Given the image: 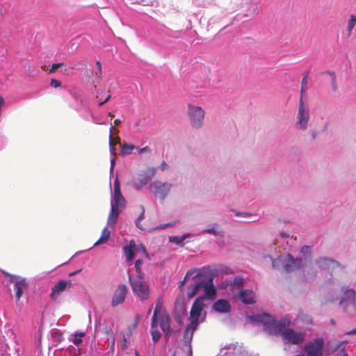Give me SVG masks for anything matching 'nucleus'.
Instances as JSON below:
<instances>
[{
  "mask_svg": "<svg viewBox=\"0 0 356 356\" xmlns=\"http://www.w3.org/2000/svg\"><path fill=\"white\" fill-rule=\"evenodd\" d=\"M120 193H121L120 183H119L118 179H116L114 181V195H117V194H120Z\"/></svg>",
  "mask_w": 356,
  "mask_h": 356,
  "instance_id": "nucleus-41",
  "label": "nucleus"
},
{
  "mask_svg": "<svg viewBox=\"0 0 356 356\" xmlns=\"http://www.w3.org/2000/svg\"><path fill=\"white\" fill-rule=\"evenodd\" d=\"M201 289L200 282H195L191 284L188 288L187 296L188 298H193Z\"/></svg>",
  "mask_w": 356,
  "mask_h": 356,
  "instance_id": "nucleus-27",
  "label": "nucleus"
},
{
  "mask_svg": "<svg viewBox=\"0 0 356 356\" xmlns=\"http://www.w3.org/2000/svg\"><path fill=\"white\" fill-rule=\"evenodd\" d=\"M324 339L322 337L314 339L305 346L307 356H323Z\"/></svg>",
  "mask_w": 356,
  "mask_h": 356,
  "instance_id": "nucleus-6",
  "label": "nucleus"
},
{
  "mask_svg": "<svg viewBox=\"0 0 356 356\" xmlns=\"http://www.w3.org/2000/svg\"><path fill=\"white\" fill-rule=\"evenodd\" d=\"M162 303L163 302L161 300L159 299L157 300L152 318V327H155L156 325H158L159 316L167 313L166 310L163 307Z\"/></svg>",
  "mask_w": 356,
  "mask_h": 356,
  "instance_id": "nucleus-16",
  "label": "nucleus"
},
{
  "mask_svg": "<svg viewBox=\"0 0 356 356\" xmlns=\"http://www.w3.org/2000/svg\"><path fill=\"white\" fill-rule=\"evenodd\" d=\"M169 241L172 243H175L176 244H178V236H170L169 237Z\"/></svg>",
  "mask_w": 356,
  "mask_h": 356,
  "instance_id": "nucleus-49",
  "label": "nucleus"
},
{
  "mask_svg": "<svg viewBox=\"0 0 356 356\" xmlns=\"http://www.w3.org/2000/svg\"><path fill=\"white\" fill-rule=\"evenodd\" d=\"M170 321V317L168 313L159 316L158 323L159 322L160 326L165 336L170 334L171 332Z\"/></svg>",
  "mask_w": 356,
  "mask_h": 356,
  "instance_id": "nucleus-18",
  "label": "nucleus"
},
{
  "mask_svg": "<svg viewBox=\"0 0 356 356\" xmlns=\"http://www.w3.org/2000/svg\"><path fill=\"white\" fill-rule=\"evenodd\" d=\"M114 164H115V159H113L111 161V169L113 168V166H114Z\"/></svg>",
  "mask_w": 356,
  "mask_h": 356,
  "instance_id": "nucleus-61",
  "label": "nucleus"
},
{
  "mask_svg": "<svg viewBox=\"0 0 356 356\" xmlns=\"http://www.w3.org/2000/svg\"><path fill=\"white\" fill-rule=\"evenodd\" d=\"M124 338V343L122 344V349H126L127 348V338L124 336L123 337Z\"/></svg>",
  "mask_w": 356,
  "mask_h": 356,
  "instance_id": "nucleus-52",
  "label": "nucleus"
},
{
  "mask_svg": "<svg viewBox=\"0 0 356 356\" xmlns=\"http://www.w3.org/2000/svg\"><path fill=\"white\" fill-rule=\"evenodd\" d=\"M147 174L142 176L137 181L133 184L134 187L136 190L141 189L144 186L147 185L149 182L151 177H152L155 173L154 168H149L147 170Z\"/></svg>",
  "mask_w": 356,
  "mask_h": 356,
  "instance_id": "nucleus-15",
  "label": "nucleus"
},
{
  "mask_svg": "<svg viewBox=\"0 0 356 356\" xmlns=\"http://www.w3.org/2000/svg\"><path fill=\"white\" fill-rule=\"evenodd\" d=\"M158 325H156L155 327L151 326V334L152 336V341L154 343H156L159 341L161 338V333L157 330Z\"/></svg>",
  "mask_w": 356,
  "mask_h": 356,
  "instance_id": "nucleus-33",
  "label": "nucleus"
},
{
  "mask_svg": "<svg viewBox=\"0 0 356 356\" xmlns=\"http://www.w3.org/2000/svg\"><path fill=\"white\" fill-rule=\"evenodd\" d=\"M190 236V234H186L183 235L181 238H179V247H183L184 245V240Z\"/></svg>",
  "mask_w": 356,
  "mask_h": 356,
  "instance_id": "nucleus-46",
  "label": "nucleus"
},
{
  "mask_svg": "<svg viewBox=\"0 0 356 356\" xmlns=\"http://www.w3.org/2000/svg\"><path fill=\"white\" fill-rule=\"evenodd\" d=\"M85 334H86L85 332H79V333H78V337L81 338V337H84Z\"/></svg>",
  "mask_w": 356,
  "mask_h": 356,
  "instance_id": "nucleus-60",
  "label": "nucleus"
},
{
  "mask_svg": "<svg viewBox=\"0 0 356 356\" xmlns=\"http://www.w3.org/2000/svg\"><path fill=\"white\" fill-rule=\"evenodd\" d=\"M331 75L332 76L333 89L334 90H336L337 89V83H336V76H335V75H334V74L333 72L331 74Z\"/></svg>",
  "mask_w": 356,
  "mask_h": 356,
  "instance_id": "nucleus-48",
  "label": "nucleus"
},
{
  "mask_svg": "<svg viewBox=\"0 0 356 356\" xmlns=\"http://www.w3.org/2000/svg\"><path fill=\"white\" fill-rule=\"evenodd\" d=\"M136 246L135 241L134 240H131L129 245H125L123 248L124 253L126 256L127 261H131L134 257V248Z\"/></svg>",
  "mask_w": 356,
  "mask_h": 356,
  "instance_id": "nucleus-22",
  "label": "nucleus"
},
{
  "mask_svg": "<svg viewBox=\"0 0 356 356\" xmlns=\"http://www.w3.org/2000/svg\"><path fill=\"white\" fill-rule=\"evenodd\" d=\"M82 342V339L78 337V333L75 334L74 339H73V343L75 345H79Z\"/></svg>",
  "mask_w": 356,
  "mask_h": 356,
  "instance_id": "nucleus-45",
  "label": "nucleus"
},
{
  "mask_svg": "<svg viewBox=\"0 0 356 356\" xmlns=\"http://www.w3.org/2000/svg\"><path fill=\"white\" fill-rule=\"evenodd\" d=\"M144 218H145V209H144V207H143V211H142V213H140V215L138 216V219H137V220H136V227H137L138 228H139L140 229H142V230H143V229H144L142 227V226H140V220H143V219H144Z\"/></svg>",
  "mask_w": 356,
  "mask_h": 356,
  "instance_id": "nucleus-37",
  "label": "nucleus"
},
{
  "mask_svg": "<svg viewBox=\"0 0 356 356\" xmlns=\"http://www.w3.org/2000/svg\"><path fill=\"white\" fill-rule=\"evenodd\" d=\"M280 236L282 237H288L289 236L288 235L285 234L284 232H281L280 233Z\"/></svg>",
  "mask_w": 356,
  "mask_h": 356,
  "instance_id": "nucleus-64",
  "label": "nucleus"
},
{
  "mask_svg": "<svg viewBox=\"0 0 356 356\" xmlns=\"http://www.w3.org/2000/svg\"><path fill=\"white\" fill-rule=\"evenodd\" d=\"M308 74L307 72L302 79L301 82V97L302 98V94L307 90L308 85Z\"/></svg>",
  "mask_w": 356,
  "mask_h": 356,
  "instance_id": "nucleus-35",
  "label": "nucleus"
},
{
  "mask_svg": "<svg viewBox=\"0 0 356 356\" xmlns=\"http://www.w3.org/2000/svg\"><path fill=\"white\" fill-rule=\"evenodd\" d=\"M110 151L111 154H113V156L116 154L115 147H110Z\"/></svg>",
  "mask_w": 356,
  "mask_h": 356,
  "instance_id": "nucleus-55",
  "label": "nucleus"
},
{
  "mask_svg": "<svg viewBox=\"0 0 356 356\" xmlns=\"http://www.w3.org/2000/svg\"><path fill=\"white\" fill-rule=\"evenodd\" d=\"M301 252L304 254H309V259H311V250L309 247L308 246H303L301 249Z\"/></svg>",
  "mask_w": 356,
  "mask_h": 356,
  "instance_id": "nucleus-42",
  "label": "nucleus"
},
{
  "mask_svg": "<svg viewBox=\"0 0 356 356\" xmlns=\"http://www.w3.org/2000/svg\"><path fill=\"white\" fill-rule=\"evenodd\" d=\"M355 24H356V16L354 15H350V17L348 22L347 31L348 32V35H351L352 31H353L354 26H355Z\"/></svg>",
  "mask_w": 356,
  "mask_h": 356,
  "instance_id": "nucleus-31",
  "label": "nucleus"
},
{
  "mask_svg": "<svg viewBox=\"0 0 356 356\" xmlns=\"http://www.w3.org/2000/svg\"><path fill=\"white\" fill-rule=\"evenodd\" d=\"M125 200L122 193L114 195L113 200L111 202V205L115 207L120 208L124 207Z\"/></svg>",
  "mask_w": 356,
  "mask_h": 356,
  "instance_id": "nucleus-26",
  "label": "nucleus"
},
{
  "mask_svg": "<svg viewBox=\"0 0 356 356\" xmlns=\"http://www.w3.org/2000/svg\"><path fill=\"white\" fill-rule=\"evenodd\" d=\"M204 298L200 296L197 298L193 302L190 311V323L184 333L182 341L186 346H188L190 354L192 353L191 342L193 339L194 331L199 324V318L204 307Z\"/></svg>",
  "mask_w": 356,
  "mask_h": 356,
  "instance_id": "nucleus-1",
  "label": "nucleus"
},
{
  "mask_svg": "<svg viewBox=\"0 0 356 356\" xmlns=\"http://www.w3.org/2000/svg\"><path fill=\"white\" fill-rule=\"evenodd\" d=\"M348 335L356 334V329H353L351 331L346 333Z\"/></svg>",
  "mask_w": 356,
  "mask_h": 356,
  "instance_id": "nucleus-56",
  "label": "nucleus"
},
{
  "mask_svg": "<svg viewBox=\"0 0 356 356\" xmlns=\"http://www.w3.org/2000/svg\"><path fill=\"white\" fill-rule=\"evenodd\" d=\"M171 188V184L168 183H161L160 181H155L151 185V189L156 196H158L161 200H163L168 194Z\"/></svg>",
  "mask_w": 356,
  "mask_h": 356,
  "instance_id": "nucleus-11",
  "label": "nucleus"
},
{
  "mask_svg": "<svg viewBox=\"0 0 356 356\" xmlns=\"http://www.w3.org/2000/svg\"><path fill=\"white\" fill-rule=\"evenodd\" d=\"M63 65V63H54L49 70V73L50 74L54 73L59 67H60Z\"/></svg>",
  "mask_w": 356,
  "mask_h": 356,
  "instance_id": "nucleus-39",
  "label": "nucleus"
},
{
  "mask_svg": "<svg viewBox=\"0 0 356 356\" xmlns=\"http://www.w3.org/2000/svg\"><path fill=\"white\" fill-rule=\"evenodd\" d=\"M187 113L191 126L195 129H200L203 124L205 115L203 108L200 106L188 104Z\"/></svg>",
  "mask_w": 356,
  "mask_h": 356,
  "instance_id": "nucleus-4",
  "label": "nucleus"
},
{
  "mask_svg": "<svg viewBox=\"0 0 356 356\" xmlns=\"http://www.w3.org/2000/svg\"><path fill=\"white\" fill-rule=\"evenodd\" d=\"M6 277H10V282L14 284V289L15 291V298L19 300L23 293V290L26 289L28 283L24 277L11 275L8 273H4Z\"/></svg>",
  "mask_w": 356,
  "mask_h": 356,
  "instance_id": "nucleus-7",
  "label": "nucleus"
},
{
  "mask_svg": "<svg viewBox=\"0 0 356 356\" xmlns=\"http://www.w3.org/2000/svg\"><path fill=\"white\" fill-rule=\"evenodd\" d=\"M282 339L292 344L298 345L305 340V333L296 332L291 328H289L284 332Z\"/></svg>",
  "mask_w": 356,
  "mask_h": 356,
  "instance_id": "nucleus-8",
  "label": "nucleus"
},
{
  "mask_svg": "<svg viewBox=\"0 0 356 356\" xmlns=\"http://www.w3.org/2000/svg\"><path fill=\"white\" fill-rule=\"evenodd\" d=\"M290 324L291 319L287 317L282 318L277 321L270 316L269 322L266 323V330L270 334H280L282 337L284 332L289 329L288 327Z\"/></svg>",
  "mask_w": 356,
  "mask_h": 356,
  "instance_id": "nucleus-3",
  "label": "nucleus"
},
{
  "mask_svg": "<svg viewBox=\"0 0 356 356\" xmlns=\"http://www.w3.org/2000/svg\"><path fill=\"white\" fill-rule=\"evenodd\" d=\"M51 86L54 88H58L61 86V82L58 80L52 79L51 80Z\"/></svg>",
  "mask_w": 356,
  "mask_h": 356,
  "instance_id": "nucleus-43",
  "label": "nucleus"
},
{
  "mask_svg": "<svg viewBox=\"0 0 356 356\" xmlns=\"http://www.w3.org/2000/svg\"><path fill=\"white\" fill-rule=\"evenodd\" d=\"M134 149L135 146L134 145L125 143L122 147L120 154L122 156L129 155Z\"/></svg>",
  "mask_w": 356,
  "mask_h": 356,
  "instance_id": "nucleus-30",
  "label": "nucleus"
},
{
  "mask_svg": "<svg viewBox=\"0 0 356 356\" xmlns=\"http://www.w3.org/2000/svg\"><path fill=\"white\" fill-rule=\"evenodd\" d=\"M4 104V99L3 98L0 96V108Z\"/></svg>",
  "mask_w": 356,
  "mask_h": 356,
  "instance_id": "nucleus-59",
  "label": "nucleus"
},
{
  "mask_svg": "<svg viewBox=\"0 0 356 356\" xmlns=\"http://www.w3.org/2000/svg\"><path fill=\"white\" fill-rule=\"evenodd\" d=\"M120 123H121V120H119V119H115V120H114V124H115V126L119 125Z\"/></svg>",
  "mask_w": 356,
  "mask_h": 356,
  "instance_id": "nucleus-57",
  "label": "nucleus"
},
{
  "mask_svg": "<svg viewBox=\"0 0 356 356\" xmlns=\"http://www.w3.org/2000/svg\"><path fill=\"white\" fill-rule=\"evenodd\" d=\"M240 298L243 303L252 305L256 302L255 294L252 291L246 289L240 291Z\"/></svg>",
  "mask_w": 356,
  "mask_h": 356,
  "instance_id": "nucleus-19",
  "label": "nucleus"
},
{
  "mask_svg": "<svg viewBox=\"0 0 356 356\" xmlns=\"http://www.w3.org/2000/svg\"><path fill=\"white\" fill-rule=\"evenodd\" d=\"M202 233L205 234H211L214 236L223 237L224 236V232L223 230L219 227L218 224L213 223L211 224L209 228L205 229L202 231Z\"/></svg>",
  "mask_w": 356,
  "mask_h": 356,
  "instance_id": "nucleus-21",
  "label": "nucleus"
},
{
  "mask_svg": "<svg viewBox=\"0 0 356 356\" xmlns=\"http://www.w3.org/2000/svg\"><path fill=\"white\" fill-rule=\"evenodd\" d=\"M175 224H176V221H173L172 222H169V223H166V224H162V225H159L156 227V229H165V228H167L168 227L172 226V225H174Z\"/></svg>",
  "mask_w": 356,
  "mask_h": 356,
  "instance_id": "nucleus-44",
  "label": "nucleus"
},
{
  "mask_svg": "<svg viewBox=\"0 0 356 356\" xmlns=\"http://www.w3.org/2000/svg\"><path fill=\"white\" fill-rule=\"evenodd\" d=\"M316 263L320 268L328 270L340 266V264L337 261L327 257L319 258L316 260Z\"/></svg>",
  "mask_w": 356,
  "mask_h": 356,
  "instance_id": "nucleus-13",
  "label": "nucleus"
},
{
  "mask_svg": "<svg viewBox=\"0 0 356 356\" xmlns=\"http://www.w3.org/2000/svg\"><path fill=\"white\" fill-rule=\"evenodd\" d=\"M129 281L134 293L141 300L148 299L149 294V284L143 279H134L129 275Z\"/></svg>",
  "mask_w": 356,
  "mask_h": 356,
  "instance_id": "nucleus-2",
  "label": "nucleus"
},
{
  "mask_svg": "<svg viewBox=\"0 0 356 356\" xmlns=\"http://www.w3.org/2000/svg\"><path fill=\"white\" fill-rule=\"evenodd\" d=\"M111 96L109 95L107 97H105V100L104 102L106 103L107 102L109 101V99H111Z\"/></svg>",
  "mask_w": 356,
  "mask_h": 356,
  "instance_id": "nucleus-62",
  "label": "nucleus"
},
{
  "mask_svg": "<svg viewBox=\"0 0 356 356\" xmlns=\"http://www.w3.org/2000/svg\"><path fill=\"white\" fill-rule=\"evenodd\" d=\"M81 271V270H77V271H74V272H72V273H69V276L70 277H72L73 275H74L75 274H76L77 273H79Z\"/></svg>",
  "mask_w": 356,
  "mask_h": 356,
  "instance_id": "nucleus-58",
  "label": "nucleus"
},
{
  "mask_svg": "<svg viewBox=\"0 0 356 356\" xmlns=\"http://www.w3.org/2000/svg\"><path fill=\"white\" fill-rule=\"evenodd\" d=\"M127 292L128 289L125 284L118 285L113 293L111 305L115 307L123 303L124 302Z\"/></svg>",
  "mask_w": 356,
  "mask_h": 356,
  "instance_id": "nucleus-10",
  "label": "nucleus"
},
{
  "mask_svg": "<svg viewBox=\"0 0 356 356\" xmlns=\"http://www.w3.org/2000/svg\"><path fill=\"white\" fill-rule=\"evenodd\" d=\"M213 309L220 313H227L231 311V305L227 300L220 299L213 303Z\"/></svg>",
  "mask_w": 356,
  "mask_h": 356,
  "instance_id": "nucleus-17",
  "label": "nucleus"
},
{
  "mask_svg": "<svg viewBox=\"0 0 356 356\" xmlns=\"http://www.w3.org/2000/svg\"><path fill=\"white\" fill-rule=\"evenodd\" d=\"M110 235H111V231L108 230L107 227H104L102 230L101 237L95 243V245H98L102 243H106V241L109 238Z\"/></svg>",
  "mask_w": 356,
  "mask_h": 356,
  "instance_id": "nucleus-29",
  "label": "nucleus"
},
{
  "mask_svg": "<svg viewBox=\"0 0 356 356\" xmlns=\"http://www.w3.org/2000/svg\"><path fill=\"white\" fill-rule=\"evenodd\" d=\"M140 315L137 314L135 317L134 323L129 326V333L127 334L128 337H131L132 335L133 331L136 329L137 327L139 321H140Z\"/></svg>",
  "mask_w": 356,
  "mask_h": 356,
  "instance_id": "nucleus-34",
  "label": "nucleus"
},
{
  "mask_svg": "<svg viewBox=\"0 0 356 356\" xmlns=\"http://www.w3.org/2000/svg\"><path fill=\"white\" fill-rule=\"evenodd\" d=\"M167 167V164L165 161H163L161 165V168L162 170H164Z\"/></svg>",
  "mask_w": 356,
  "mask_h": 356,
  "instance_id": "nucleus-54",
  "label": "nucleus"
},
{
  "mask_svg": "<svg viewBox=\"0 0 356 356\" xmlns=\"http://www.w3.org/2000/svg\"><path fill=\"white\" fill-rule=\"evenodd\" d=\"M140 248H141V250H142V251H143V252H144L145 253H146L145 248L143 245H140Z\"/></svg>",
  "mask_w": 356,
  "mask_h": 356,
  "instance_id": "nucleus-63",
  "label": "nucleus"
},
{
  "mask_svg": "<svg viewBox=\"0 0 356 356\" xmlns=\"http://www.w3.org/2000/svg\"><path fill=\"white\" fill-rule=\"evenodd\" d=\"M120 208L115 207L113 205H111V211L109 213L108 220H107V225L110 227H113L118 218V216L120 214Z\"/></svg>",
  "mask_w": 356,
  "mask_h": 356,
  "instance_id": "nucleus-20",
  "label": "nucleus"
},
{
  "mask_svg": "<svg viewBox=\"0 0 356 356\" xmlns=\"http://www.w3.org/2000/svg\"><path fill=\"white\" fill-rule=\"evenodd\" d=\"M278 261L283 263V269L287 273L298 270L302 266V259L299 258L293 259L290 254L286 256H280L277 261H273V266L274 268Z\"/></svg>",
  "mask_w": 356,
  "mask_h": 356,
  "instance_id": "nucleus-5",
  "label": "nucleus"
},
{
  "mask_svg": "<svg viewBox=\"0 0 356 356\" xmlns=\"http://www.w3.org/2000/svg\"><path fill=\"white\" fill-rule=\"evenodd\" d=\"M201 288H204L205 294L209 298H213L216 296V289L212 285H209L207 282H201Z\"/></svg>",
  "mask_w": 356,
  "mask_h": 356,
  "instance_id": "nucleus-24",
  "label": "nucleus"
},
{
  "mask_svg": "<svg viewBox=\"0 0 356 356\" xmlns=\"http://www.w3.org/2000/svg\"><path fill=\"white\" fill-rule=\"evenodd\" d=\"M72 286L71 280H59L56 284L51 289L50 298L52 301H56L61 293L65 290L70 289Z\"/></svg>",
  "mask_w": 356,
  "mask_h": 356,
  "instance_id": "nucleus-9",
  "label": "nucleus"
},
{
  "mask_svg": "<svg viewBox=\"0 0 356 356\" xmlns=\"http://www.w3.org/2000/svg\"><path fill=\"white\" fill-rule=\"evenodd\" d=\"M173 350V354L172 356H177V347L174 346L170 348V351Z\"/></svg>",
  "mask_w": 356,
  "mask_h": 356,
  "instance_id": "nucleus-53",
  "label": "nucleus"
},
{
  "mask_svg": "<svg viewBox=\"0 0 356 356\" xmlns=\"http://www.w3.org/2000/svg\"><path fill=\"white\" fill-rule=\"evenodd\" d=\"M142 127V120L141 119H138L134 124V128L136 132H139L140 130V127Z\"/></svg>",
  "mask_w": 356,
  "mask_h": 356,
  "instance_id": "nucleus-40",
  "label": "nucleus"
},
{
  "mask_svg": "<svg viewBox=\"0 0 356 356\" xmlns=\"http://www.w3.org/2000/svg\"><path fill=\"white\" fill-rule=\"evenodd\" d=\"M120 139L119 137H117L116 138L113 139L112 138V135L111 134L110 135V137H109V146H110V147H115V145L117 143H120Z\"/></svg>",
  "mask_w": 356,
  "mask_h": 356,
  "instance_id": "nucleus-38",
  "label": "nucleus"
},
{
  "mask_svg": "<svg viewBox=\"0 0 356 356\" xmlns=\"http://www.w3.org/2000/svg\"><path fill=\"white\" fill-rule=\"evenodd\" d=\"M340 304L343 305L345 309H346L350 305L355 306L356 292L353 290L346 291L341 300Z\"/></svg>",
  "mask_w": 356,
  "mask_h": 356,
  "instance_id": "nucleus-14",
  "label": "nucleus"
},
{
  "mask_svg": "<svg viewBox=\"0 0 356 356\" xmlns=\"http://www.w3.org/2000/svg\"><path fill=\"white\" fill-rule=\"evenodd\" d=\"M143 263V261L141 259H137L135 261V270L136 273V276L134 277V279H143L145 278V274L142 271L141 269V264Z\"/></svg>",
  "mask_w": 356,
  "mask_h": 356,
  "instance_id": "nucleus-28",
  "label": "nucleus"
},
{
  "mask_svg": "<svg viewBox=\"0 0 356 356\" xmlns=\"http://www.w3.org/2000/svg\"><path fill=\"white\" fill-rule=\"evenodd\" d=\"M243 284V279L240 276H237L234 278L232 284V288L237 290H241Z\"/></svg>",
  "mask_w": 356,
  "mask_h": 356,
  "instance_id": "nucleus-32",
  "label": "nucleus"
},
{
  "mask_svg": "<svg viewBox=\"0 0 356 356\" xmlns=\"http://www.w3.org/2000/svg\"><path fill=\"white\" fill-rule=\"evenodd\" d=\"M96 66H97V68L98 70L99 74H102V65H101L100 61H99V60L96 61Z\"/></svg>",
  "mask_w": 356,
  "mask_h": 356,
  "instance_id": "nucleus-50",
  "label": "nucleus"
},
{
  "mask_svg": "<svg viewBox=\"0 0 356 356\" xmlns=\"http://www.w3.org/2000/svg\"><path fill=\"white\" fill-rule=\"evenodd\" d=\"M202 271L199 268H192L190 269L187 273L184 279V280L181 282V284H183L184 282H186L187 280L191 278L195 279V277L201 275Z\"/></svg>",
  "mask_w": 356,
  "mask_h": 356,
  "instance_id": "nucleus-25",
  "label": "nucleus"
},
{
  "mask_svg": "<svg viewBox=\"0 0 356 356\" xmlns=\"http://www.w3.org/2000/svg\"><path fill=\"white\" fill-rule=\"evenodd\" d=\"M309 120V111L305 106L302 97L300 99L298 113V124L299 127L305 129Z\"/></svg>",
  "mask_w": 356,
  "mask_h": 356,
  "instance_id": "nucleus-12",
  "label": "nucleus"
},
{
  "mask_svg": "<svg viewBox=\"0 0 356 356\" xmlns=\"http://www.w3.org/2000/svg\"><path fill=\"white\" fill-rule=\"evenodd\" d=\"M138 154H143L145 152H150V149L148 147H145L143 148H138Z\"/></svg>",
  "mask_w": 356,
  "mask_h": 356,
  "instance_id": "nucleus-47",
  "label": "nucleus"
},
{
  "mask_svg": "<svg viewBox=\"0 0 356 356\" xmlns=\"http://www.w3.org/2000/svg\"><path fill=\"white\" fill-rule=\"evenodd\" d=\"M252 321L256 323H261L264 324V329L266 330V323L269 322L270 316L267 314L254 315L250 317Z\"/></svg>",
  "mask_w": 356,
  "mask_h": 356,
  "instance_id": "nucleus-23",
  "label": "nucleus"
},
{
  "mask_svg": "<svg viewBox=\"0 0 356 356\" xmlns=\"http://www.w3.org/2000/svg\"><path fill=\"white\" fill-rule=\"evenodd\" d=\"M96 330H99L101 332H103L105 334H110L112 333V330L111 327H102V324L99 323L98 324H96L95 325Z\"/></svg>",
  "mask_w": 356,
  "mask_h": 356,
  "instance_id": "nucleus-36",
  "label": "nucleus"
},
{
  "mask_svg": "<svg viewBox=\"0 0 356 356\" xmlns=\"http://www.w3.org/2000/svg\"><path fill=\"white\" fill-rule=\"evenodd\" d=\"M337 356H348V353L344 350H341L337 354Z\"/></svg>",
  "mask_w": 356,
  "mask_h": 356,
  "instance_id": "nucleus-51",
  "label": "nucleus"
}]
</instances>
